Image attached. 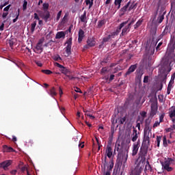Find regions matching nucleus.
Returning a JSON list of instances; mask_svg holds the SVG:
<instances>
[{"label":"nucleus","mask_w":175,"mask_h":175,"mask_svg":"<svg viewBox=\"0 0 175 175\" xmlns=\"http://www.w3.org/2000/svg\"><path fill=\"white\" fill-rule=\"evenodd\" d=\"M139 158L138 159L139 160V162H143V163H146V156L147 155V150L146 149H142L139 153Z\"/></svg>","instance_id":"8"},{"label":"nucleus","mask_w":175,"mask_h":175,"mask_svg":"<svg viewBox=\"0 0 175 175\" xmlns=\"http://www.w3.org/2000/svg\"><path fill=\"white\" fill-rule=\"evenodd\" d=\"M170 118L175 117V106L173 107V109L170 111Z\"/></svg>","instance_id":"34"},{"label":"nucleus","mask_w":175,"mask_h":175,"mask_svg":"<svg viewBox=\"0 0 175 175\" xmlns=\"http://www.w3.org/2000/svg\"><path fill=\"white\" fill-rule=\"evenodd\" d=\"M10 173H11V174H12V175H15L16 173H17V170H12V171L10 172Z\"/></svg>","instance_id":"63"},{"label":"nucleus","mask_w":175,"mask_h":175,"mask_svg":"<svg viewBox=\"0 0 175 175\" xmlns=\"http://www.w3.org/2000/svg\"><path fill=\"white\" fill-rule=\"evenodd\" d=\"M6 23V21H4L1 25L0 26V31H3L4 28H5V23Z\"/></svg>","instance_id":"58"},{"label":"nucleus","mask_w":175,"mask_h":175,"mask_svg":"<svg viewBox=\"0 0 175 175\" xmlns=\"http://www.w3.org/2000/svg\"><path fill=\"white\" fill-rule=\"evenodd\" d=\"M165 12H163V14H159L157 18V23H159V24H161L162 21H163V20L165 19Z\"/></svg>","instance_id":"25"},{"label":"nucleus","mask_w":175,"mask_h":175,"mask_svg":"<svg viewBox=\"0 0 175 175\" xmlns=\"http://www.w3.org/2000/svg\"><path fill=\"white\" fill-rule=\"evenodd\" d=\"M125 121H126V116L120 118V124H121V125H123V124L125 122Z\"/></svg>","instance_id":"47"},{"label":"nucleus","mask_w":175,"mask_h":175,"mask_svg":"<svg viewBox=\"0 0 175 175\" xmlns=\"http://www.w3.org/2000/svg\"><path fill=\"white\" fill-rule=\"evenodd\" d=\"M105 24H106V21H105V20H101L98 21V28H102V27H103Z\"/></svg>","instance_id":"33"},{"label":"nucleus","mask_w":175,"mask_h":175,"mask_svg":"<svg viewBox=\"0 0 175 175\" xmlns=\"http://www.w3.org/2000/svg\"><path fill=\"white\" fill-rule=\"evenodd\" d=\"M130 30H131V25H128L125 26V27L123 28V29L122 30L121 35H122V36H124V35H126V33L129 32Z\"/></svg>","instance_id":"20"},{"label":"nucleus","mask_w":175,"mask_h":175,"mask_svg":"<svg viewBox=\"0 0 175 175\" xmlns=\"http://www.w3.org/2000/svg\"><path fill=\"white\" fill-rule=\"evenodd\" d=\"M170 165H175V160L172 158H165L164 162L161 163L162 167L167 172H172L173 167Z\"/></svg>","instance_id":"3"},{"label":"nucleus","mask_w":175,"mask_h":175,"mask_svg":"<svg viewBox=\"0 0 175 175\" xmlns=\"http://www.w3.org/2000/svg\"><path fill=\"white\" fill-rule=\"evenodd\" d=\"M131 103H133V100H131L130 98L127 99L126 101V105H127V106H129Z\"/></svg>","instance_id":"52"},{"label":"nucleus","mask_w":175,"mask_h":175,"mask_svg":"<svg viewBox=\"0 0 175 175\" xmlns=\"http://www.w3.org/2000/svg\"><path fill=\"white\" fill-rule=\"evenodd\" d=\"M41 17L44 20L45 23H47L48 20L50 18V12L44 10V13L41 15Z\"/></svg>","instance_id":"14"},{"label":"nucleus","mask_w":175,"mask_h":175,"mask_svg":"<svg viewBox=\"0 0 175 175\" xmlns=\"http://www.w3.org/2000/svg\"><path fill=\"white\" fill-rule=\"evenodd\" d=\"M36 49L37 50V51H39L40 53H43V40L42 39L39 40L36 46Z\"/></svg>","instance_id":"13"},{"label":"nucleus","mask_w":175,"mask_h":175,"mask_svg":"<svg viewBox=\"0 0 175 175\" xmlns=\"http://www.w3.org/2000/svg\"><path fill=\"white\" fill-rule=\"evenodd\" d=\"M83 38H84V31L80 29L79 31V37H78L79 43H81V42H83Z\"/></svg>","instance_id":"18"},{"label":"nucleus","mask_w":175,"mask_h":175,"mask_svg":"<svg viewBox=\"0 0 175 175\" xmlns=\"http://www.w3.org/2000/svg\"><path fill=\"white\" fill-rule=\"evenodd\" d=\"M145 172L146 170H150V172H152V167H151V165L150 164V161H146V165H145Z\"/></svg>","instance_id":"27"},{"label":"nucleus","mask_w":175,"mask_h":175,"mask_svg":"<svg viewBox=\"0 0 175 175\" xmlns=\"http://www.w3.org/2000/svg\"><path fill=\"white\" fill-rule=\"evenodd\" d=\"M132 138H131V140L132 142H136V140H137V130H136L135 129H133V133L132 134Z\"/></svg>","instance_id":"22"},{"label":"nucleus","mask_w":175,"mask_h":175,"mask_svg":"<svg viewBox=\"0 0 175 175\" xmlns=\"http://www.w3.org/2000/svg\"><path fill=\"white\" fill-rule=\"evenodd\" d=\"M66 77H68V79H69V80H74V79H76V77L70 75V74H67V75H66V77H64V80H66Z\"/></svg>","instance_id":"41"},{"label":"nucleus","mask_w":175,"mask_h":175,"mask_svg":"<svg viewBox=\"0 0 175 175\" xmlns=\"http://www.w3.org/2000/svg\"><path fill=\"white\" fill-rule=\"evenodd\" d=\"M87 44L83 46L84 50L88 49L90 47H94L96 43L95 38H88L86 41Z\"/></svg>","instance_id":"6"},{"label":"nucleus","mask_w":175,"mask_h":175,"mask_svg":"<svg viewBox=\"0 0 175 175\" xmlns=\"http://www.w3.org/2000/svg\"><path fill=\"white\" fill-rule=\"evenodd\" d=\"M21 172H27L28 170V165H25L21 168Z\"/></svg>","instance_id":"50"},{"label":"nucleus","mask_w":175,"mask_h":175,"mask_svg":"<svg viewBox=\"0 0 175 175\" xmlns=\"http://www.w3.org/2000/svg\"><path fill=\"white\" fill-rule=\"evenodd\" d=\"M55 65L57 68H59L60 70L62 69H63V68L64 67V66H62V64H60L59 63H55Z\"/></svg>","instance_id":"56"},{"label":"nucleus","mask_w":175,"mask_h":175,"mask_svg":"<svg viewBox=\"0 0 175 175\" xmlns=\"http://www.w3.org/2000/svg\"><path fill=\"white\" fill-rule=\"evenodd\" d=\"M128 21H126L123 22L122 23H121L116 29V30L112 33H111L112 34V36H113V38L115 36H117L118 35V33H120L121 32V29H122V28H124V27H125V25H126V24H128Z\"/></svg>","instance_id":"7"},{"label":"nucleus","mask_w":175,"mask_h":175,"mask_svg":"<svg viewBox=\"0 0 175 175\" xmlns=\"http://www.w3.org/2000/svg\"><path fill=\"white\" fill-rule=\"evenodd\" d=\"M161 140H162V137H161V136H157V137L156 143H157V146L158 147H159V145L161 144Z\"/></svg>","instance_id":"38"},{"label":"nucleus","mask_w":175,"mask_h":175,"mask_svg":"<svg viewBox=\"0 0 175 175\" xmlns=\"http://www.w3.org/2000/svg\"><path fill=\"white\" fill-rule=\"evenodd\" d=\"M50 95L51 96H56L57 95V92L55 91V88L53 87L51 90H50Z\"/></svg>","instance_id":"30"},{"label":"nucleus","mask_w":175,"mask_h":175,"mask_svg":"<svg viewBox=\"0 0 175 175\" xmlns=\"http://www.w3.org/2000/svg\"><path fill=\"white\" fill-rule=\"evenodd\" d=\"M144 121V118H142L141 116L137 117V123L143 124Z\"/></svg>","instance_id":"39"},{"label":"nucleus","mask_w":175,"mask_h":175,"mask_svg":"<svg viewBox=\"0 0 175 175\" xmlns=\"http://www.w3.org/2000/svg\"><path fill=\"white\" fill-rule=\"evenodd\" d=\"M72 38H70L66 42V44H67V46H66V57H69V55L72 54Z\"/></svg>","instance_id":"5"},{"label":"nucleus","mask_w":175,"mask_h":175,"mask_svg":"<svg viewBox=\"0 0 175 175\" xmlns=\"http://www.w3.org/2000/svg\"><path fill=\"white\" fill-rule=\"evenodd\" d=\"M27 5H28V2L27 0H24L23 5V10H27Z\"/></svg>","instance_id":"44"},{"label":"nucleus","mask_w":175,"mask_h":175,"mask_svg":"<svg viewBox=\"0 0 175 175\" xmlns=\"http://www.w3.org/2000/svg\"><path fill=\"white\" fill-rule=\"evenodd\" d=\"M117 152L118 154L116 159V165H118V166H121L122 163L125 165V163L128 161V152H126V150L124 149L122 146L120 144H116L113 150V155H116Z\"/></svg>","instance_id":"1"},{"label":"nucleus","mask_w":175,"mask_h":175,"mask_svg":"<svg viewBox=\"0 0 175 175\" xmlns=\"http://www.w3.org/2000/svg\"><path fill=\"white\" fill-rule=\"evenodd\" d=\"M81 23H87V12L84 11L83 14L80 16Z\"/></svg>","instance_id":"24"},{"label":"nucleus","mask_w":175,"mask_h":175,"mask_svg":"<svg viewBox=\"0 0 175 175\" xmlns=\"http://www.w3.org/2000/svg\"><path fill=\"white\" fill-rule=\"evenodd\" d=\"M136 69H137V64L131 65L129 68L126 72L125 73V75H124L125 77H126V76H129V75H131V73H133V72H135V70H136Z\"/></svg>","instance_id":"11"},{"label":"nucleus","mask_w":175,"mask_h":175,"mask_svg":"<svg viewBox=\"0 0 175 175\" xmlns=\"http://www.w3.org/2000/svg\"><path fill=\"white\" fill-rule=\"evenodd\" d=\"M152 133H144V138L142 141V146L144 147H150V137H152Z\"/></svg>","instance_id":"4"},{"label":"nucleus","mask_w":175,"mask_h":175,"mask_svg":"<svg viewBox=\"0 0 175 175\" xmlns=\"http://www.w3.org/2000/svg\"><path fill=\"white\" fill-rule=\"evenodd\" d=\"M113 167H114V162L113 161H109V170L111 172L113 170Z\"/></svg>","instance_id":"40"},{"label":"nucleus","mask_w":175,"mask_h":175,"mask_svg":"<svg viewBox=\"0 0 175 175\" xmlns=\"http://www.w3.org/2000/svg\"><path fill=\"white\" fill-rule=\"evenodd\" d=\"M34 18L36 20H40V18H39V16L38 15L37 13H34Z\"/></svg>","instance_id":"62"},{"label":"nucleus","mask_w":175,"mask_h":175,"mask_svg":"<svg viewBox=\"0 0 175 175\" xmlns=\"http://www.w3.org/2000/svg\"><path fill=\"white\" fill-rule=\"evenodd\" d=\"M135 105H136V110H139V109H140V107H139V105H140V100H135L133 106H135Z\"/></svg>","instance_id":"37"},{"label":"nucleus","mask_w":175,"mask_h":175,"mask_svg":"<svg viewBox=\"0 0 175 175\" xmlns=\"http://www.w3.org/2000/svg\"><path fill=\"white\" fill-rule=\"evenodd\" d=\"M62 38H65V32L59 31L56 33L55 39H62Z\"/></svg>","instance_id":"23"},{"label":"nucleus","mask_w":175,"mask_h":175,"mask_svg":"<svg viewBox=\"0 0 175 175\" xmlns=\"http://www.w3.org/2000/svg\"><path fill=\"white\" fill-rule=\"evenodd\" d=\"M60 72L63 74L65 75V76H68V75H70L72 73L69 69L66 68V67H63L61 70Z\"/></svg>","instance_id":"21"},{"label":"nucleus","mask_w":175,"mask_h":175,"mask_svg":"<svg viewBox=\"0 0 175 175\" xmlns=\"http://www.w3.org/2000/svg\"><path fill=\"white\" fill-rule=\"evenodd\" d=\"M136 8H137V3H133L129 8V11L133 10V9H136Z\"/></svg>","instance_id":"35"},{"label":"nucleus","mask_w":175,"mask_h":175,"mask_svg":"<svg viewBox=\"0 0 175 175\" xmlns=\"http://www.w3.org/2000/svg\"><path fill=\"white\" fill-rule=\"evenodd\" d=\"M158 111V105L156 103L151 104L150 117H154Z\"/></svg>","instance_id":"12"},{"label":"nucleus","mask_w":175,"mask_h":175,"mask_svg":"<svg viewBox=\"0 0 175 175\" xmlns=\"http://www.w3.org/2000/svg\"><path fill=\"white\" fill-rule=\"evenodd\" d=\"M14 43H16V39L13 38H10V39L7 40V44H9L10 47L13 48V46H14Z\"/></svg>","instance_id":"19"},{"label":"nucleus","mask_w":175,"mask_h":175,"mask_svg":"<svg viewBox=\"0 0 175 175\" xmlns=\"http://www.w3.org/2000/svg\"><path fill=\"white\" fill-rule=\"evenodd\" d=\"M3 151L4 152H14V149L8 145H4L3 146Z\"/></svg>","instance_id":"17"},{"label":"nucleus","mask_w":175,"mask_h":175,"mask_svg":"<svg viewBox=\"0 0 175 175\" xmlns=\"http://www.w3.org/2000/svg\"><path fill=\"white\" fill-rule=\"evenodd\" d=\"M61 14H62V11H59L57 13V18H56L57 21H58L59 18H61Z\"/></svg>","instance_id":"51"},{"label":"nucleus","mask_w":175,"mask_h":175,"mask_svg":"<svg viewBox=\"0 0 175 175\" xmlns=\"http://www.w3.org/2000/svg\"><path fill=\"white\" fill-rule=\"evenodd\" d=\"M160 124H161V122H159V121H156L153 124V128H157V126H159Z\"/></svg>","instance_id":"55"},{"label":"nucleus","mask_w":175,"mask_h":175,"mask_svg":"<svg viewBox=\"0 0 175 175\" xmlns=\"http://www.w3.org/2000/svg\"><path fill=\"white\" fill-rule=\"evenodd\" d=\"M72 140H74L75 142H77V143H79L78 146L79 148H84V142L80 143V141H79L78 139L76 141V138H73Z\"/></svg>","instance_id":"32"},{"label":"nucleus","mask_w":175,"mask_h":175,"mask_svg":"<svg viewBox=\"0 0 175 175\" xmlns=\"http://www.w3.org/2000/svg\"><path fill=\"white\" fill-rule=\"evenodd\" d=\"M85 116H87L88 117H90L91 120H95V116L90 115V113H86Z\"/></svg>","instance_id":"53"},{"label":"nucleus","mask_w":175,"mask_h":175,"mask_svg":"<svg viewBox=\"0 0 175 175\" xmlns=\"http://www.w3.org/2000/svg\"><path fill=\"white\" fill-rule=\"evenodd\" d=\"M150 124H151V122H148V121L146 120L145 129H144L145 133H152L151 131H152V129L151 127H150Z\"/></svg>","instance_id":"15"},{"label":"nucleus","mask_w":175,"mask_h":175,"mask_svg":"<svg viewBox=\"0 0 175 175\" xmlns=\"http://www.w3.org/2000/svg\"><path fill=\"white\" fill-rule=\"evenodd\" d=\"M20 16V10H18V13H16V16L14 19H13V23H16L17 20H18V16Z\"/></svg>","instance_id":"46"},{"label":"nucleus","mask_w":175,"mask_h":175,"mask_svg":"<svg viewBox=\"0 0 175 175\" xmlns=\"http://www.w3.org/2000/svg\"><path fill=\"white\" fill-rule=\"evenodd\" d=\"M163 143L164 147H166L167 146V139H166V136L163 137Z\"/></svg>","instance_id":"49"},{"label":"nucleus","mask_w":175,"mask_h":175,"mask_svg":"<svg viewBox=\"0 0 175 175\" xmlns=\"http://www.w3.org/2000/svg\"><path fill=\"white\" fill-rule=\"evenodd\" d=\"M43 9L44 10H47V9H49V3H44L43 4Z\"/></svg>","instance_id":"57"},{"label":"nucleus","mask_w":175,"mask_h":175,"mask_svg":"<svg viewBox=\"0 0 175 175\" xmlns=\"http://www.w3.org/2000/svg\"><path fill=\"white\" fill-rule=\"evenodd\" d=\"M53 59L55 61H62V59L61 58V56H59V55L54 56Z\"/></svg>","instance_id":"45"},{"label":"nucleus","mask_w":175,"mask_h":175,"mask_svg":"<svg viewBox=\"0 0 175 175\" xmlns=\"http://www.w3.org/2000/svg\"><path fill=\"white\" fill-rule=\"evenodd\" d=\"M165 118V115L164 114H161L159 116V122H163V118Z\"/></svg>","instance_id":"54"},{"label":"nucleus","mask_w":175,"mask_h":175,"mask_svg":"<svg viewBox=\"0 0 175 175\" xmlns=\"http://www.w3.org/2000/svg\"><path fill=\"white\" fill-rule=\"evenodd\" d=\"M102 164L103 166V170L105 172V170H106V167L107 166V157H105L104 160L102 161Z\"/></svg>","instance_id":"28"},{"label":"nucleus","mask_w":175,"mask_h":175,"mask_svg":"<svg viewBox=\"0 0 175 175\" xmlns=\"http://www.w3.org/2000/svg\"><path fill=\"white\" fill-rule=\"evenodd\" d=\"M144 83H148V76H145L144 78Z\"/></svg>","instance_id":"59"},{"label":"nucleus","mask_w":175,"mask_h":175,"mask_svg":"<svg viewBox=\"0 0 175 175\" xmlns=\"http://www.w3.org/2000/svg\"><path fill=\"white\" fill-rule=\"evenodd\" d=\"M92 1L94 0H86V5H89L90 4V6L89 8H92V5H94V2H92Z\"/></svg>","instance_id":"48"},{"label":"nucleus","mask_w":175,"mask_h":175,"mask_svg":"<svg viewBox=\"0 0 175 175\" xmlns=\"http://www.w3.org/2000/svg\"><path fill=\"white\" fill-rule=\"evenodd\" d=\"M36 27V21H34L33 23L31 25V32H35V28Z\"/></svg>","instance_id":"36"},{"label":"nucleus","mask_w":175,"mask_h":175,"mask_svg":"<svg viewBox=\"0 0 175 175\" xmlns=\"http://www.w3.org/2000/svg\"><path fill=\"white\" fill-rule=\"evenodd\" d=\"M143 23V19H139L136 24L134 25V28L135 29L139 28V27H140V25H142V23Z\"/></svg>","instance_id":"31"},{"label":"nucleus","mask_w":175,"mask_h":175,"mask_svg":"<svg viewBox=\"0 0 175 175\" xmlns=\"http://www.w3.org/2000/svg\"><path fill=\"white\" fill-rule=\"evenodd\" d=\"M121 2H122V0H115V5L116 6H117V5H118V9H120V8H121Z\"/></svg>","instance_id":"42"},{"label":"nucleus","mask_w":175,"mask_h":175,"mask_svg":"<svg viewBox=\"0 0 175 175\" xmlns=\"http://www.w3.org/2000/svg\"><path fill=\"white\" fill-rule=\"evenodd\" d=\"M10 6H11V5H8V6H6V7L3 9V11H4V12H9V9H10Z\"/></svg>","instance_id":"60"},{"label":"nucleus","mask_w":175,"mask_h":175,"mask_svg":"<svg viewBox=\"0 0 175 175\" xmlns=\"http://www.w3.org/2000/svg\"><path fill=\"white\" fill-rule=\"evenodd\" d=\"M42 72L44 73L45 75H51L53 72L50 70H42Z\"/></svg>","instance_id":"43"},{"label":"nucleus","mask_w":175,"mask_h":175,"mask_svg":"<svg viewBox=\"0 0 175 175\" xmlns=\"http://www.w3.org/2000/svg\"><path fill=\"white\" fill-rule=\"evenodd\" d=\"M12 163V160H6L0 163V168L3 169V170H9V166Z\"/></svg>","instance_id":"9"},{"label":"nucleus","mask_w":175,"mask_h":175,"mask_svg":"<svg viewBox=\"0 0 175 175\" xmlns=\"http://www.w3.org/2000/svg\"><path fill=\"white\" fill-rule=\"evenodd\" d=\"M8 14H9V12H3L2 14L3 18H6V17H8Z\"/></svg>","instance_id":"61"},{"label":"nucleus","mask_w":175,"mask_h":175,"mask_svg":"<svg viewBox=\"0 0 175 175\" xmlns=\"http://www.w3.org/2000/svg\"><path fill=\"white\" fill-rule=\"evenodd\" d=\"M111 39H114V36H113L112 33L109 34L108 36L104 38L103 39V43H106V42H109Z\"/></svg>","instance_id":"26"},{"label":"nucleus","mask_w":175,"mask_h":175,"mask_svg":"<svg viewBox=\"0 0 175 175\" xmlns=\"http://www.w3.org/2000/svg\"><path fill=\"white\" fill-rule=\"evenodd\" d=\"M140 147V139H138L137 142H135L133 145V152H132V156L135 157V155H137L139 148Z\"/></svg>","instance_id":"10"},{"label":"nucleus","mask_w":175,"mask_h":175,"mask_svg":"<svg viewBox=\"0 0 175 175\" xmlns=\"http://www.w3.org/2000/svg\"><path fill=\"white\" fill-rule=\"evenodd\" d=\"M144 165L146 163L142 161L135 163L134 167L131 169V175H141L144 170Z\"/></svg>","instance_id":"2"},{"label":"nucleus","mask_w":175,"mask_h":175,"mask_svg":"<svg viewBox=\"0 0 175 175\" xmlns=\"http://www.w3.org/2000/svg\"><path fill=\"white\" fill-rule=\"evenodd\" d=\"M129 5H131V1H129L126 5H125L123 8L120 9V10L123 12L125 13L126 10H128V8H129Z\"/></svg>","instance_id":"29"},{"label":"nucleus","mask_w":175,"mask_h":175,"mask_svg":"<svg viewBox=\"0 0 175 175\" xmlns=\"http://www.w3.org/2000/svg\"><path fill=\"white\" fill-rule=\"evenodd\" d=\"M174 79H175V72L172 75V77H171L172 81H174Z\"/></svg>","instance_id":"64"},{"label":"nucleus","mask_w":175,"mask_h":175,"mask_svg":"<svg viewBox=\"0 0 175 175\" xmlns=\"http://www.w3.org/2000/svg\"><path fill=\"white\" fill-rule=\"evenodd\" d=\"M106 154L108 158H111V156L113 155V149L110 145H107V146Z\"/></svg>","instance_id":"16"}]
</instances>
